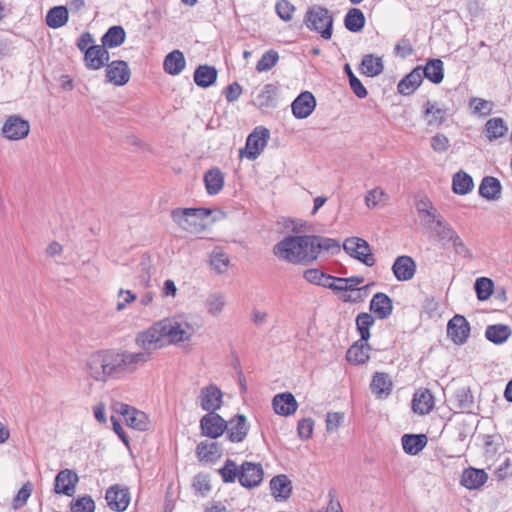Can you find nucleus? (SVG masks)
<instances>
[{
    "instance_id": "09e8293b",
    "label": "nucleus",
    "mask_w": 512,
    "mask_h": 512,
    "mask_svg": "<svg viewBox=\"0 0 512 512\" xmlns=\"http://www.w3.org/2000/svg\"><path fill=\"white\" fill-rule=\"evenodd\" d=\"M344 25L347 30L351 32H359L365 25V16L363 12L358 8H351L348 10Z\"/></svg>"
},
{
    "instance_id": "39448f33",
    "label": "nucleus",
    "mask_w": 512,
    "mask_h": 512,
    "mask_svg": "<svg viewBox=\"0 0 512 512\" xmlns=\"http://www.w3.org/2000/svg\"><path fill=\"white\" fill-rule=\"evenodd\" d=\"M270 137L269 130L264 127H257L249 134L244 149L240 150V157L255 160L267 145Z\"/></svg>"
},
{
    "instance_id": "dca6fc26",
    "label": "nucleus",
    "mask_w": 512,
    "mask_h": 512,
    "mask_svg": "<svg viewBox=\"0 0 512 512\" xmlns=\"http://www.w3.org/2000/svg\"><path fill=\"white\" fill-rule=\"evenodd\" d=\"M316 107V99L311 92L300 93L291 104L292 113L297 119H305Z\"/></svg>"
},
{
    "instance_id": "f704fd0d",
    "label": "nucleus",
    "mask_w": 512,
    "mask_h": 512,
    "mask_svg": "<svg viewBox=\"0 0 512 512\" xmlns=\"http://www.w3.org/2000/svg\"><path fill=\"white\" fill-rule=\"evenodd\" d=\"M126 39V32L122 26H112L102 36V45L107 48H116L124 43Z\"/></svg>"
},
{
    "instance_id": "c756f323",
    "label": "nucleus",
    "mask_w": 512,
    "mask_h": 512,
    "mask_svg": "<svg viewBox=\"0 0 512 512\" xmlns=\"http://www.w3.org/2000/svg\"><path fill=\"white\" fill-rule=\"evenodd\" d=\"M501 188V183L497 178L486 176L482 179L479 186V194L489 201L498 200L500 198Z\"/></svg>"
},
{
    "instance_id": "6e6552de",
    "label": "nucleus",
    "mask_w": 512,
    "mask_h": 512,
    "mask_svg": "<svg viewBox=\"0 0 512 512\" xmlns=\"http://www.w3.org/2000/svg\"><path fill=\"white\" fill-rule=\"evenodd\" d=\"M30 124L20 116H8L2 127L3 137L8 140H20L28 136Z\"/></svg>"
},
{
    "instance_id": "b1692460",
    "label": "nucleus",
    "mask_w": 512,
    "mask_h": 512,
    "mask_svg": "<svg viewBox=\"0 0 512 512\" xmlns=\"http://www.w3.org/2000/svg\"><path fill=\"white\" fill-rule=\"evenodd\" d=\"M422 81V67L418 66L398 83L397 90L402 95H411Z\"/></svg>"
},
{
    "instance_id": "4d7b16f0",
    "label": "nucleus",
    "mask_w": 512,
    "mask_h": 512,
    "mask_svg": "<svg viewBox=\"0 0 512 512\" xmlns=\"http://www.w3.org/2000/svg\"><path fill=\"white\" fill-rule=\"evenodd\" d=\"M219 473L225 483H232L236 479L239 480L240 469L234 461L228 459L224 466L219 469Z\"/></svg>"
},
{
    "instance_id": "0e129e2a",
    "label": "nucleus",
    "mask_w": 512,
    "mask_h": 512,
    "mask_svg": "<svg viewBox=\"0 0 512 512\" xmlns=\"http://www.w3.org/2000/svg\"><path fill=\"white\" fill-rule=\"evenodd\" d=\"M32 493V485L30 482L23 484V486L18 491L17 495L13 500V507L15 509L22 507L26 504L27 500L31 496Z\"/></svg>"
},
{
    "instance_id": "a211bd4d",
    "label": "nucleus",
    "mask_w": 512,
    "mask_h": 512,
    "mask_svg": "<svg viewBox=\"0 0 512 512\" xmlns=\"http://www.w3.org/2000/svg\"><path fill=\"white\" fill-rule=\"evenodd\" d=\"M105 498L110 509L119 512L126 510L130 503L129 490L127 488H121L118 485L108 488Z\"/></svg>"
},
{
    "instance_id": "72a5a7b5",
    "label": "nucleus",
    "mask_w": 512,
    "mask_h": 512,
    "mask_svg": "<svg viewBox=\"0 0 512 512\" xmlns=\"http://www.w3.org/2000/svg\"><path fill=\"white\" fill-rule=\"evenodd\" d=\"M392 381L387 373L377 372L372 378L370 388L378 397H386L392 391Z\"/></svg>"
},
{
    "instance_id": "a19ab883",
    "label": "nucleus",
    "mask_w": 512,
    "mask_h": 512,
    "mask_svg": "<svg viewBox=\"0 0 512 512\" xmlns=\"http://www.w3.org/2000/svg\"><path fill=\"white\" fill-rule=\"evenodd\" d=\"M217 79V70L208 65H200L194 72L195 83L203 88L209 87Z\"/></svg>"
},
{
    "instance_id": "49530a36",
    "label": "nucleus",
    "mask_w": 512,
    "mask_h": 512,
    "mask_svg": "<svg viewBox=\"0 0 512 512\" xmlns=\"http://www.w3.org/2000/svg\"><path fill=\"white\" fill-rule=\"evenodd\" d=\"M313 250H315V260L321 251L331 252L332 254L340 250V244L337 240L321 236L311 235Z\"/></svg>"
},
{
    "instance_id": "2f4dec72",
    "label": "nucleus",
    "mask_w": 512,
    "mask_h": 512,
    "mask_svg": "<svg viewBox=\"0 0 512 512\" xmlns=\"http://www.w3.org/2000/svg\"><path fill=\"white\" fill-rule=\"evenodd\" d=\"M108 378L124 373L122 354L114 351H102Z\"/></svg>"
},
{
    "instance_id": "1a4fd4ad",
    "label": "nucleus",
    "mask_w": 512,
    "mask_h": 512,
    "mask_svg": "<svg viewBox=\"0 0 512 512\" xmlns=\"http://www.w3.org/2000/svg\"><path fill=\"white\" fill-rule=\"evenodd\" d=\"M227 428V421L217 413H207L200 420V429L203 436L216 439Z\"/></svg>"
},
{
    "instance_id": "6ab92c4d",
    "label": "nucleus",
    "mask_w": 512,
    "mask_h": 512,
    "mask_svg": "<svg viewBox=\"0 0 512 512\" xmlns=\"http://www.w3.org/2000/svg\"><path fill=\"white\" fill-rule=\"evenodd\" d=\"M227 436L231 442H242L249 431V425L244 415L238 414L229 421H227Z\"/></svg>"
},
{
    "instance_id": "7c9ffc66",
    "label": "nucleus",
    "mask_w": 512,
    "mask_h": 512,
    "mask_svg": "<svg viewBox=\"0 0 512 512\" xmlns=\"http://www.w3.org/2000/svg\"><path fill=\"white\" fill-rule=\"evenodd\" d=\"M197 456L206 462H215L222 456V448L217 442L202 441L198 444Z\"/></svg>"
},
{
    "instance_id": "cd10ccee",
    "label": "nucleus",
    "mask_w": 512,
    "mask_h": 512,
    "mask_svg": "<svg viewBox=\"0 0 512 512\" xmlns=\"http://www.w3.org/2000/svg\"><path fill=\"white\" fill-rule=\"evenodd\" d=\"M403 450L409 455H416L427 445L428 439L424 434H404L401 439Z\"/></svg>"
},
{
    "instance_id": "4be33fe9",
    "label": "nucleus",
    "mask_w": 512,
    "mask_h": 512,
    "mask_svg": "<svg viewBox=\"0 0 512 512\" xmlns=\"http://www.w3.org/2000/svg\"><path fill=\"white\" fill-rule=\"evenodd\" d=\"M272 405L275 413L282 416L294 414L298 407L295 397L289 392L275 395Z\"/></svg>"
},
{
    "instance_id": "7ed1b4c3",
    "label": "nucleus",
    "mask_w": 512,
    "mask_h": 512,
    "mask_svg": "<svg viewBox=\"0 0 512 512\" xmlns=\"http://www.w3.org/2000/svg\"><path fill=\"white\" fill-rule=\"evenodd\" d=\"M160 321L162 335L169 344L189 342L196 332L195 327L180 317L164 318Z\"/></svg>"
},
{
    "instance_id": "f8f14e48",
    "label": "nucleus",
    "mask_w": 512,
    "mask_h": 512,
    "mask_svg": "<svg viewBox=\"0 0 512 512\" xmlns=\"http://www.w3.org/2000/svg\"><path fill=\"white\" fill-rule=\"evenodd\" d=\"M263 475L261 464L244 462L240 467L239 482L246 488H253L262 482Z\"/></svg>"
},
{
    "instance_id": "0eeeda50",
    "label": "nucleus",
    "mask_w": 512,
    "mask_h": 512,
    "mask_svg": "<svg viewBox=\"0 0 512 512\" xmlns=\"http://www.w3.org/2000/svg\"><path fill=\"white\" fill-rule=\"evenodd\" d=\"M164 340L160 321L155 322L148 329L138 333L135 338L136 344L145 352H150L162 345L159 342Z\"/></svg>"
},
{
    "instance_id": "aec40b11",
    "label": "nucleus",
    "mask_w": 512,
    "mask_h": 512,
    "mask_svg": "<svg viewBox=\"0 0 512 512\" xmlns=\"http://www.w3.org/2000/svg\"><path fill=\"white\" fill-rule=\"evenodd\" d=\"M109 60V52L103 45H92L84 55L85 65L90 70H99Z\"/></svg>"
},
{
    "instance_id": "ddd939ff",
    "label": "nucleus",
    "mask_w": 512,
    "mask_h": 512,
    "mask_svg": "<svg viewBox=\"0 0 512 512\" xmlns=\"http://www.w3.org/2000/svg\"><path fill=\"white\" fill-rule=\"evenodd\" d=\"M79 481L78 475L70 470H61L55 477L54 491L57 494H63L72 497L76 492V485Z\"/></svg>"
},
{
    "instance_id": "e433bc0d",
    "label": "nucleus",
    "mask_w": 512,
    "mask_h": 512,
    "mask_svg": "<svg viewBox=\"0 0 512 512\" xmlns=\"http://www.w3.org/2000/svg\"><path fill=\"white\" fill-rule=\"evenodd\" d=\"M426 77L432 83L439 84L444 78L443 62L440 59H430L422 67V78Z\"/></svg>"
},
{
    "instance_id": "e2e57ef3",
    "label": "nucleus",
    "mask_w": 512,
    "mask_h": 512,
    "mask_svg": "<svg viewBox=\"0 0 512 512\" xmlns=\"http://www.w3.org/2000/svg\"><path fill=\"white\" fill-rule=\"evenodd\" d=\"M450 141L443 133H437L431 138V148L437 153H444L448 151Z\"/></svg>"
},
{
    "instance_id": "9b49d317",
    "label": "nucleus",
    "mask_w": 512,
    "mask_h": 512,
    "mask_svg": "<svg viewBox=\"0 0 512 512\" xmlns=\"http://www.w3.org/2000/svg\"><path fill=\"white\" fill-rule=\"evenodd\" d=\"M447 335L457 345L466 343L470 335V324L462 315H455L447 324Z\"/></svg>"
},
{
    "instance_id": "473e14b6",
    "label": "nucleus",
    "mask_w": 512,
    "mask_h": 512,
    "mask_svg": "<svg viewBox=\"0 0 512 512\" xmlns=\"http://www.w3.org/2000/svg\"><path fill=\"white\" fill-rule=\"evenodd\" d=\"M204 183L209 195L218 194L224 186V175L218 168L208 170L204 175Z\"/></svg>"
},
{
    "instance_id": "c03bdc74",
    "label": "nucleus",
    "mask_w": 512,
    "mask_h": 512,
    "mask_svg": "<svg viewBox=\"0 0 512 512\" xmlns=\"http://www.w3.org/2000/svg\"><path fill=\"white\" fill-rule=\"evenodd\" d=\"M424 116L429 126H440L446 119V111L436 103L427 101L424 105Z\"/></svg>"
},
{
    "instance_id": "338daca9",
    "label": "nucleus",
    "mask_w": 512,
    "mask_h": 512,
    "mask_svg": "<svg viewBox=\"0 0 512 512\" xmlns=\"http://www.w3.org/2000/svg\"><path fill=\"white\" fill-rule=\"evenodd\" d=\"M386 197L387 195L385 191L377 187L367 192L365 196V204L369 208H374L382 201L383 198Z\"/></svg>"
},
{
    "instance_id": "de8ad7c7",
    "label": "nucleus",
    "mask_w": 512,
    "mask_h": 512,
    "mask_svg": "<svg viewBox=\"0 0 512 512\" xmlns=\"http://www.w3.org/2000/svg\"><path fill=\"white\" fill-rule=\"evenodd\" d=\"M68 21V10L65 6H55L46 15V24L50 28H60Z\"/></svg>"
},
{
    "instance_id": "a18cd8bd",
    "label": "nucleus",
    "mask_w": 512,
    "mask_h": 512,
    "mask_svg": "<svg viewBox=\"0 0 512 512\" xmlns=\"http://www.w3.org/2000/svg\"><path fill=\"white\" fill-rule=\"evenodd\" d=\"M122 359L124 364V371H134L139 365H142L149 361L151 354L150 352H122Z\"/></svg>"
},
{
    "instance_id": "79ce46f5",
    "label": "nucleus",
    "mask_w": 512,
    "mask_h": 512,
    "mask_svg": "<svg viewBox=\"0 0 512 512\" xmlns=\"http://www.w3.org/2000/svg\"><path fill=\"white\" fill-rule=\"evenodd\" d=\"M229 265L230 259L221 248L217 247L209 254V266L215 273H226Z\"/></svg>"
},
{
    "instance_id": "69168bd1",
    "label": "nucleus",
    "mask_w": 512,
    "mask_h": 512,
    "mask_svg": "<svg viewBox=\"0 0 512 512\" xmlns=\"http://www.w3.org/2000/svg\"><path fill=\"white\" fill-rule=\"evenodd\" d=\"M117 296L119 298V301L117 302V305H116V310L118 312L123 311L128 304L133 303L137 299V296L135 293H133L130 290H125L123 288H121L118 291Z\"/></svg>"
},
{
    "instance_id": "bf43d9fd",
    "label": "nucleus",
    "mask_w": 512,
    "mask_h": 512,
    "mask_svg": "<svg viewBox=\"0 0 512 512\" xmlns=\"http://www.w3.org/2000/svg\"><path fill=\"white\" fill-rule=\"evenodd\" d=\"M454 399L458 409L469 410L473 406V396L468 388L457 390Z\"/></svg>"
},
{
    "instance_id": "13d9d810",
    "label": "nucleus",
    "mask_w": 512,
    "mask_h": 512,
    "mask_svg": "<svg viewBox=\"0 0 512 512\" xmlns=\"http://www.w3.org/2000/svg\"><path fill=\"white\" fill-rule=\"evenodd\" d=\"M279 55L274 50L265 52L257 62L256 69L258 72H266L271 70L278 62Z\"/></svg>"
},
{
    "instance_id": "393cba45",
    "label": "nucleus",
    "mask_w": 512,
    "mask_h": 512,
    "mask_svg": "<svg viewBox=\"0 0 512 512\" xmlns=\"http://www.w3.org/2000/svg\"><path fill=\"white\" fill-rule=\"evenodd\" d=\"M434 407V397L427 389L416 391L412 401V409L415 413L425 415Z\"/></svg>"
},
{
    "instance_id": "603ef678",
    "label": "nucleus",
    "mask_w": 512,
    "mask_h": 512,
    "mask_svg": "<svg viewBox=\"0 0 512 512\" xmlns=\"http://www.w3.org/2000/svg\"><path fill=\"white\" fill-rule=\"evenodd\" d=\"M375 320L369 313H360L356 317V326L360 334V341H365L370 338V327L373 326Z\"/></svg>"
},
{
    "instance_id": "5701e85b",
    "label": "nucleus",
    "mask_w": 512,
    "mask_h": 512,
    "mask_svg": "<svg viewBox=\"0 0 512 512\" xmlns=\"http://www.w3.org/2000/svg\"><path fill=\"white\" fill-rule=\"evenodd\" d=\"M487 479L488 475L483 469L468 468L462 474L461 484L469 490H475L482 487Z\"/></svg>"
},
{
    "instance_id": "f03ea898",
    "label": "nucleus",
    "mask_w": 512,
    "mask_h": 512,
    "mask_svg": "<svg viewBox=\"0 0 512 512\" xmlns=\"http://www.w3.org/2000/svg\"><path fill=\"white\" fill-rule=\"evenodd\" d=\"M211 210L206 208H176L171 212L172 220L183 230L200 233L207 226Z\"/></svg>"
},
{
    "instance_id": "c85d7f7f",
    "label": "nucleus",
    "mask_w": 512,
    "mask_h": 512,
    "mask_svg": "<svg viewBox=\"0 0 512 512\" xmlns=\"http://www.w3.org/2000/svg\"><path fill=\"white\" fill-rule=\"evenodd\" d=\"M270 488L272 491V495L276 499L286 500L290 497L292 491V484L290 479L286 475L281 474L271 479Z\"/></svg>"
},
{
    "instance_id": "680f3d73",
    "label": "nucleus",
    "mask_w": 512,
    "mask_h": 512,
    "mask_svg": "<svg viewBox=\"0 0 512 512\" xmlns=\"http://www.w3.org/2000/svg\"><path fill=\"white\" fill-rule=\"evenodd\" d=\"M95 504L90 496L81 497L71 502V512H94Z\"/></svg>"
},
{
    "instance_id": "4c0bfd02",
    "label": "nucleus",
    "mask_w": 512,
    "mask_h": 512,
    "mask_svg": "<svg viewBox=\"0 0 512 512\" xmlns=\"http://www.w3.org/2000/svg\"><path fill=\"white\" fill-rule=\"evenodd\" d=\"M369 345L365 341L354 343L347 351L346 358L352 364H363L369 359Z\"/></svg>"
},
{
    "instance_id": "423d86ee",
    "label": "nucleus",
    "mask_w": 512,
    "mask_h": 512,
    "mask_svg": "<svg viewBox=\"0 0 512 512\" xmlns=\"http://www.w3.org/2000/svg\"><path fill=\"white\" fill-rule=\"evenodd\" d=\"M344 251L368 267L375 264L369 243L359 237H349L343 243Z\"/></svg>"
},
{
    "instance_id": "f3484780",
    "label": "nucleus",
    "mask_w": 512,
    "mask_h": 512,
    "mask_svg": "<svg viewBox=\"0 0 512 512\" xmlns=\"http://www.w3.org/2000/svg\"><path fill=\"white\" fill-rule=\"evenodd\" d=\"M416 268V262L412 257L402 255L395 259L392 265V272L398 281L404 282L414 277Z\"/></svg>"
},
{
    "instance_id": "052dcab7",
    "label": "nucleus",
    "mask_w": 512,
    "mask_h": 512,
    "mask_svg": "<svg viewBox=\"0 0 512 512\" xmlns=\"http://www.w3.org/2000/svg\"><path fill=\"white\" fill-rule=\"evenodd\" d=\"M421 224L425 227L429 232L436 228L437 225L441 224V221L444 219L443 216L438 212V210H432V212H428L423 214V216L419 217Z\"/></svg>"
},
{
    "instance_id": "ea45409f",
    "label": "nucleus",
    "mask_w": 512,
    "mask_h": 512,
    "mask_svg": "<svg viewBox=\"0 0 512 512\" xmlns=\"http://www.w3.org/2000/svg\"><path fill=\"white\" fill-rule=\"evenodd\" d=\"M511 336V328L504 324L489 325L485 331V337L492 343L500 345Z\"/></svg>"
},
{
    "instance_id": "6e6d98bb",
    "label": "nucleus",
    "mask_w": 512,
    "mask_h": 512,
    "mask_svg": "<svg viewBox=\"0 0 512 512\" xmlns=\"http://www.w3.org/2000/svg\"><path fill=\"white\" fill-rule=\"evenodd\" d=\"M303 277L310 283L323 286L326 288V286H331L328 281L331 280V275H327L320 271L319 269H307Z\"/></svg>"
},
{
    "instance_id": "f257e3e1",
    "label": "nucleus",
    "mask_w": 512,
    "mask_h": 512,
    "mask_svg": "<svg viewBox=\"0 0 512 512\" xmlns=\"http://www.w3.org/2000/svg\"><path fill=\"white\" fill-rule=\"evenodd\" d=\"M273 253L279 259L293 264L315 260L311 235L287 236L274 246Z\"/></svg>"
},
{
    "instance_id": "bb28decb",
    "label": "nucleus",
    "mask_w": 512,
    "mask_h": 512,
    "mask_svg": "<svg viewBox=\"0 0 512 512\" xmlns=\"http://www.w3.org/2000/svg\"><path fill=\"white\" fill-rule=\"evenodd\" d=\"M277 87L274 84H266L253 97V104L258 108H270L276 104Z\"/></svg>"
},
{
    "instance_id": "a878e982",
    "label": "nucleus",
    "mask_w": 512,
    "mask_h": 512,
    "mask_svg": "<svg viewBox=\"0 0 512 512\" xmlns=\"http://www.w3.org/2000/svg\"><path fill=\"white\" fill-rule=\"evenodd\" d=\"M87 371L96 381H107L108 375L102 352H98L90 356L87 361Z\"/></svg>"
},
{
    "instance_id": "4468645a",
    "label": "nucleus",
    "mask_w": 512,
    "mask_h": 512,
    "mask_svg": "<svg viewBox=\"0 0 512 512\" xmlns=\"http://www.w3.org/2000/svg\"><path fill=\"white\" fill-rule=\"evenodd\" d=\"M115 410L124 416L127 425L130 427L140 431L148 428V420L144 412L138 411L124 403H117Z\"/></svg>"
},
{
    "instance_id": "9d476101",
    "label": "nucleus",
    "mask_w": 512,
    "mask_h": 512,
    "mask_svg": "<svg viewBox=\"0 0 512 512\" xmlns=\"http://www.w3.org/2000/svg\"><path fill=\"white\" fill-rule=\"evenodd\" d=\"M222 398V391L214 384L201 388L198 397L201 408L208 413H215L221 408Z\"/></svg>"
},
{
    "instance_id": "774afa93",
    "label": "nucleus",
    "mask_w": 512,
    "mask_h": 512,
    "mask_svg": "<svg viewBox=\"0 0 512 512\" xmlns=\"http://www.w3.org/2000/svg\"><path fill=\"white\" fill-rule=\"evenodd\" d=\"M492 102L481 99V98H473L470 101V107L474 109L475 112L480 113L481 115H489L492 111Z\"/></svg>"
},
{
    "instance_id": "58836bf2",
    "label": "nucleus",
    "mask_w": 512,
    "mask_h": 512,
    "mask_svg": "<svg viewBox=\"0 0 512 512\" xmlns=\"http://www.w3.org/2000/svg\"><path fill=\"white\" fill-rule=\"evenodd\" d=\"M360 69L361 72L368 77L378 76L384 69L383 60L381 57L367 54L362 59Z\"/></svg>"
},
{
    "instance_id": "5fc2aeb1",
    "label": "nucleus",
    "mask_w": 512,
    "mask_h": 512,
    "mask_svg": "<svg viewBox=\"0 0 512 512\" xmlns=\"http://www.w3.org/2000/svg\"><path fill=\"white\" fill-rule=\"evenodd\" d=\"M455 230L451 225L443 219L440 225H437L432 231L431 236L441 242L443 245L448 243V239H451Z\"/></svg>"
},
{
    "instance_id": "864d4df0",
    "label": "nucleus",
    "mask_w": 512,
    "mask_h": 512,
    "mask_svg": "<svg viewBox=\"0 0 512 512\" xmlns=\"http://www.w3.org/2000/svg\"><path fill=\"white\" fill-rule=\"evenodd\" d=\"M493 281L486 277L478 278L475 282L474 288L477 294V298L480 301L487 300L493 292Z\"/></svg>"
},
{
    "instance_id": "3c124183",
    "label": "nucleus",
    "mask_w": 512,
    "mask_h": 512,
    "mask_svg": "<svg viewBox=\"0 0 512 512\" xmlns=\"http://www.w3.org/2000/svg\"><path fill=\"white\" fill-rule=\"evenodd\" d=\"M226 306V298L222 293H212L205 300L207 313L212 316L220 315Z\"/></svg>"
},
{
    "instance_id": "20e7f679",
    "label": "nucleus",
    "mask_w": 512,
    "mask_h": 512,
    "mask_svg": "<svg viewBox=\"0 0 512 512\" xmlns=\"http://www.w3.org/2000/svg\"><path fill=\"white\" fill-rule=\"evenodd\" d=\"M305 24L310 30L320 33L321 37L329 40L332 37L333 16L327 8L315 5L305 14Z\"/></svg>"
},
{
    "instance_id": "8fccbe9b",
    "label": "nucleus",
    "mask_w": 512,
    "mask_h": 512,
    "mask_svg": "<svg viewBox=\"0 0 512 512\" xmlns=\"http://www.w3.org/2000/svg\"><path fill=\"white\" fill-rule=\"evenodd\" d=\"M473 185L472 177L463 171H459L453 176L452 189L456 194L465 195L469 193Z\"/></svg>"
},
{
    "instance_id": "37998d69",
    "label": "nucleus",
    "mask_w": 512,
    "mask_h": 512,
    "mask_svg": "<svg viewBox=\"0 0 512 512\" xmlns=\"http://www.w3.org/2000/svg\"><path fill=\"white\" fill-rule=\"evenodd\" d=\"M485 135L490 140L503 137L508 132V126L501 117L489 119L485 124Z\"/></svg>"
},
{
    "instance_id": "c9c22d12",
    "label": "nucleus",
    "mask_w": 512,
    "mask_h": 512,
    "mask_svg": "<svg viewBox=\"0 0 512 512\" xmlns=\"http://www.w3.org/2000/svg\"><path fill=\"white\" fill-rule=\"evenodd\" d=\"M185 57L179 50L170 52L164 59V70L170 75H178L185 68Z\"/></svg>"
},
{
    "instance_id": "2eb2a0df",
    "label": "nucleus",
    "mask_w": 512,
    "mask_h": 512,
    "mask_svg": "<svg viewBox=\"0 0 512 512\" xmlns=\"http://www.w3.org/2000/svg\"><path fill=\"white\" fill-rule=\"evenodd\" d=\"M131 72L127 62L123 60L112 61L106 67L107 82L116 86H123L130 80Z\"/></svg>"
},
{
    "instance_id": "412c9836",
    "label": "nucleus",
    "mask_w": 512,
    "mask_h": 512,
    "mask_svg": "<svg viewBox=\"0 0 512 512\" xmlns=\"http://www.w3.org/2000/svg\"><path fill=\"white\" fill-rule=\"evenodd\" d=\"M370 311L378 319H386L392 314L393 301L387 294L378 292L374 294L370 301Z\"/></svg>"
}]
</instances>
